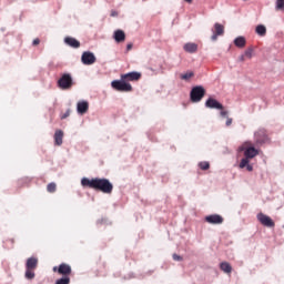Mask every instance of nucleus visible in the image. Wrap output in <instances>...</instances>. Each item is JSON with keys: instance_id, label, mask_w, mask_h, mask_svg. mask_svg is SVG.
<instances>
[{"instance_id": "nucleus-1", "label": "nucleus", "mask_w": 284, "mask_h": 284, "mask_svg": "<svg viewBox=\"0 0 284 284\" xmlns=\"http://www.w3.org/2000/svg\"><path fill=\"white\" fill-rule=\"evenodd\" d=\"M81 185L83 187H89L90 190H95L97 192H102L103 194H112V190H114L112 182L105 178H93L91 180L83 178L81 180Z\"/></svg>"}, {"instance_id": "nucleus-2", "label": "nucleus", "mask_w": 284, "mask_h": 284, "mask_svg": "<svg viewBox=\"0 0 284 284\" xmlns=\"http://www.w3.org/2000/svg\"><path fill=\"white\" fill-rule=\"evenodd\" d=\"M240 152H244V158L240 162V168L243 170V168H246L247 172H252L254 170V166L250 164V159H254L255 156H258V151L254 145H252V142H245L243 145L240 146Z\"/></svg>"}, {"instance_id": "nucleus-3", "label": "nucleus", "mask_w": 284, "mask_h": 284, "mask_svg": "<svg viewBox=\"0 0 284 284\" xmlns=\"http://www.w3.org/2000/svg\"><path fill=\"white\" fill-rule=\"evenodd\" d=\"M203 97H205V88L202 85L194 87L191 90L190 98L192 103H199L203 101Z\"/></svg>"}, {"instance_id": "nucleus-4", "label": "nucleus", "mask_w": 284, "mask_h": 284, "mask_svg": "<svg viewBox=\"0 0 284 284\" xmlns=\"http://www.w3.org/2000/svg\"><path fill=\"white\" fill-rule=\"evenodd\" d=\"M72 85H74V82L70 73L62 74L61 78L58 80V87L60 88V90H70Z\"/></svg>"}, {"instance_id": "nucleus-5", "label": "nucleus", "mask_w": 284, "mask_h": 284, "mask_svg": "<svg viewBox=\"0 0 284 284\" xmlns=\"http://www.w3.org/2000/svg\"><path fill=\"white\" fill-rule=\"evenodd\" d=\"M111 87L118 92H132V84L125 82L123 79L112 81Z\"/></svg>"}, {"instance_id": "nucleus-6", "label": "nucleus", "mask_w": 284, "mask_h": 284, "mask_svg": "<svg viewBox=\"0 0 284 284\" xmlns=\"http://www.w3.org/2000/svg\"><path fill=\"white\" fill-rule=\"evenodd\" d=\"M53 272H58V274L63 277H70V274H72V266H70V264L62 263L59 266H54Z\"/></svg>"}, {"instance_id": "nucleus-7", "label": "nucleus", "mask_w": 284, "mask_h": 284, "mask_svg": "<svg viewBox=\"0 0 284 284\" xmlns=\"http://www.w3.org/2000/svg\"><path fill=\"white\" fill-rule=\"evenodd\" d=\"M81 61L84 65H92L97 63V57L90 51H84L82 53Z\"/></svg>"}, {"instance_id": "nucleus-8", "label": "nucleus", "mask_w": 284, "mask_h": 284, "mask_svg": "<svg viewBox=\"0 0 284 284\" xmlns=\"http://www.w3.org/2000/svg\"><path fill=\"white\" fill-rule=\"evenodd\" d=\"M257 221L262 225H264V227H274V225H275L274 220H272V217H270L263 213L257 214Z\"/></svg>"}, {"instance_id": "nucleus-9", "label": "nucleus", "mask_w": 284, "mask_h": 284, "mask_svg": "<svg viewBox=\"0 0 284 284\" xmlns=\"http://www.w3.org/2000/svg\"><path fill=\"white\" fill-rule=\"evenodd\" d=\"M223 34H225V27H223V24L216 22L214 24L213 36L211 37L212 41H216L219 39V37H223Z\"/></svg>"}, {"instance_id": "nucleus-10", "label": "nucleus", "mask_w": 284, "mask_h": 284, "mask_svg": "<svg viewBox=\"0 0 284 284\" xmlns=\"http://www.w3.org/2000/svg\"><path fill=\"white\" fill-rule=\"evenodd\" d=\"M205 108H209L210 110H223V105L221 104V102H219L214 98H209L205 101Z\"/></svg>"}, {"instance_id": "nucleus-11", "label": "nucleus", "mask_w": 284, "mask_h": 284, "mask_svg": "<svg viewBox=\"0 0 284 284\" xmlns=\"http://www.w3.org/2000/svg\"><path fill=\"white\" fill-rule=\"evenodd\" d=\"M206 223H210L211 225H221L223 223V216L219 215V214H212V215H207L205 217Z\"/></svg>"}, {"instance_id": "nucleus-12", "label": "nucleus", "mask_w": 284, "mask_h": 284, "mask_svg": "<svg viewBox=\"0 0 284 284\" xmlns=\"http://www.w3.org/2000/svg\"><path fill=\"white\" fill-rule=\"evenodd\" d=\"M122 81H139L141 79V73L133 71L121 75Z\"/></svg>"}, {"instance_id": "nucleus-13", "label": "nucleus", "mask_w": 284, "mask_h": 284, "mask_svg": "<svg viewBox=\"0 0 284 284\" xmlns=\"http://www.w3.org/2000/svg\"><path fill=\"white\" fill-rule=\"evenodd\" d=\"M78 114H85L90 110V103L88 101H80L77 104Z\"/></svg>"}, {"instance_id": "nucleus-14", "label": "nucleus", "mask_w": 284, "mask_h": 284, "mask_svg": "<svg viewBox=\"0 0 284 284\" xmlns=\"http://www.w3.org/2000/svg\"><path fill=\"white\" fill-rule=\"evenodd\" d=\"M184 52H189V54H194L199 51V44L194 42H187L183 45Z\"/></svg>"}, {"instance_id": "nucleus-15", "label": "nucleus", "mask_w": 284, "mask_h": 284, "mask_svg": "<svg viewBox=\"0 0 284 284\" xmlns=\"http://www.w3.org/2000/svg\"><path fill=\"white\" fill-rule=\"evenodd\" d=\"M115 43H123L125 41V31L118 29L113 33Z\"/></svg>"}, {"instance_id": "nucleus-16", "label": "nucleus", "mask_w": 284, "mask_h": 284, "mask_svg": "<svg viewBox=\"0 0 284 284\" xmlns=\"http://www.w3.org/2000/svg\"><path fill=\"white\" fill-rule=\"evenodd\" d=\"M64 43L69 45L70 48H81V42L77 40L75 38L72 37H65L64 38Z\"/></svg>"}, {"instance_id": "nucleus-17", "label": "nucleus", "mask_w": 284, "mask_h": 284, "mask_svg": "<svg viewBox=\"0 0 284 284\" xmlns=\"http://www.w3.org/2000/svg\"><path fill=\"white\" fill-rule=\"evenodd\" d=\"M38 265H39V258L29 257L26 263V270H37Z\"/></svg>"}, {"instance_id": "nucleus-18", "label": "nucleus", "mask_w": 284, "mask_h": 284, "mask_svg": "<svg viewBox=\"0 0 284 284\" xmlns=\"http://www.w3.org/2000/svg\"><path fill=\"white\" fill-rule=\"evenodd\" d=\"M54 143L55 145H63V132L61 130L55 131Z\"/></svg>"}, {"instance_id": "nucleus-19", "label": "nucleus", "mask_w": 284, "mask_h": 284, "mask_svg": "<svg viewBox=\"0 0 284 284\" xmlns=\"http://www.w3.org/2000/svg\"><path fill=\"white\" fill-rule=\"evenodd\" d=\"M247 41L245 40V37H237L235 40H234V45L236 48H245Z\"/></svg>"}, {"instance_id": "nucleus-20", "label": "nucleus", "mask_w": 284, "mask_h": 284, "mask_svg": "<svg viewBox=\"0 0 284 284\" xmlns=\"http://www.w3.org/2000/svg\"><path fill=\"white\" fill-rule=\"evenodd\" d=\"M220 270H222V272L225 274H232V265L227 262H222L220 264Z\"/></svg>"}, {"instance_id": "nucleus-21", "label": "nucleus", "mask_w": 284, "mask_h": 284, "mask_svg": "<svg viewBox=\"0 0 284 284\" xmlns=\"http://www.w3.org/2000/svg\"><path fill=\"white\" fill-rule=\"evenodd\" d=\"M256 34H258L260 37H265V34H267V29L265 28V26L263 24H258L255 29Z\"/></svg>"}, {"instance_id": "nucleus-22", "label": "nucleus", "mask_w": 284, "mask_h": 284, "mask_svg": "<svg viewBox=\"0 0 284 284\" xmlns=\"http://www.w3.org/2000/svg\"><path fill=\"white\" fill-rule=\"evenodd\" d=\"M24 276L28 281H32L36 276L34 274V270L32 268H26V273H24Z\"/></svg>"}, {"instance_id": "nucleus-23", "label": "nucleus", "mask_w": 284, "mask_h": 284, "mask_svg": "<svg viewBox=\"0 0 284 284\" xmlns=\"http://www.w3.org/2000/svg\"><path fill=\"white\" fill-rule=\"evenodd\" d=\"M194 77V72L189 71L186 73L181 74L180 79H182V81H190V79H192Z\"/></svg>"}, {"instance_id": "nucleus-24", "label": "nucleus", "mask_w": 284, "mask_h": 284, "mask_svg": "<svg viewBox=\"0 0 284 284\" xmlns=\"http://www.w3.org/2000/svg\"><path fill=\"white\" fill-rule=\"evenodd\" d=\"M47 191L50 193V194H54V192H57V183L54 182H51L47 185Z\"/></svg>"}, {"instance_id": "nucleus-25", "label": "nucleus", "mask_w": 284, "mask_h": 284, "mask_svg": "<svg viewBox=\"0 0 284 284\" xmlns=\"http://www.w3.org/2000/svg\"><path fill=\"white\" fill-rule=\"evenodd\" d=\"M199 168H200V170H203V171L210 170V162H206V161L200 162Z\"/></svg>"}, {"instance_id": "nucleus-26", "label": "nucleus", "mask_w": 284, "mask_h": 284, "mask_svg": "<svg viewBox=\"0 0 284 284\" xmlns=\"http://www.w3.org/2000/svg\"><path fill=\"white\" fill-rule=\"evenodd\" d=\"M275 8L276 10H281L282 12H284V0H276Z\"/></svg>"}, {"instance_id": "nucleus-27", "label": "nucleus", "mask_w": 284, "mask_h": 284, "mask_svg": "<svg viewBox=\"0 0 284 284\" xmlns=\"http://www.w3.org/2000/svg\"><path fill=\"white\" fill-rule=\"evenodd\" d=\"M253 54H254V49L252 48L246 49L244 52V57H246V59H252Z\"/></svg>"}, {"instance_id": "nucleus-28", "label": "nucleus", "mask_w": 284, "mask_h": 284, "mask_svg": "<svg viewBox=\"0 0 284 284\" xmlns=\"http://www.w3.org/2000/svg\"><path fill=\"white\" fill-rule=\"evenodd\" d=\"M55 284H70V277L65 276L55 281Z\"/></svg>"}, {"instance_id": "nucleus-29", "label": "nucleus", "mask_w": 284, "mask_h": 284, "mask_svg": "<svg viewBox=\"0 0 284 284\" xmlns=\"http://www.w3.org/2000/svg\"><path fill=\"white\" fill-rule=\"evenodd\" d=\"M220 110V116H222L223 119L227 118V110H225V106H223V109H219Z\"/></svg>"}, {"instance_id": "nucleus-30", "label": "nucleus", "mask_w": 284, "mask_h": 284, "mask_svg": "<svg viewBox=\"0 0 284 284\" xmlns=\"http://www.w3.org/2000/svg\"><path fill=\"white\" fill-rule=\"evenodd\" d=\"M70 113H71L70 109L67 110L65 113H63V114L61 115V119H62V120H63V119H68V116H70Z\"/></svg>"}, {"instance_id": "nucleus-31", "label": "nucleus", "mask_w": 284, "mask_h": 284, "mask_svg": "<svg viewBox=\"0 0 284 284\" xmlns=\"http://www.w3.org/2000/svg\"><path fill=\"white\" fill-rule=\"evenodd\" d=\"M173 261H183V257L178 254H173Z\"/></svg>"}, {"instance_id": "nucleus-32", "label": "nucleus", "mask_w": 284, "mask_h": 284, "mask_svg": "<svg viewBox=\"0 0 284 284\" xmlns=\"http://www.w3.org/2000/svg\"><path fill=\"white\" fill-rule=\"evenodd\" d=\"M41 43V40L39 38H36L32 42V45H39Z\"/></svg>"}, {"instance_id": "nucleus-33", "label": "nucleus", "mask_w": 284, "mask_h": 284, "mask_svg": "<svg viewBox=\"0 0 284 284\" xmlns=\"http://www.w3.org/2000/svg\"><path fill=\"white\" fill-rule=\"evenodd\" d=\"M232 118H227L226 120V126L230 128V125H232Z\"/></svg>"}, {"instance_id": "nucleus-34", "label": "nucleus", "mask_w": 284, "mask_h": 284, "mask_svg": "<svg viewBox=\"0 0 284 284\" xmlns=\"http://www.w3.org/2000/svg\"><path fill=\"white\" fill-rule=\"evenodd\" d=\"M239 61H241V63H243V61H245V54L240 55Z\"/></svg>"}, {"instance_id": "nucleus-35", "label": "nucleus", "mask_w": 284, "mask_h": 284, "mask_svg": "<svg viewBox=\"0 0 284 284\" xmlns=\"http://www.w3.org/2000/svg\"><path fill=\"white\" fill-rule=\"evenodd\" d=\"M132 43H129L128 45H126V52H130V50H132Z\"/></svg>"}, {"instance_id": "nucleus-36", "label": "nucleus", "mask_w": 284, "mask_h": 284, "mask_svg": "<svg viewBox=\"0 0 284 284\" xmlns=\"http://www.w3.org/2000/svg\"><path fill=\"white\" fill-rule=\"evenodd\" d=\"M184 1H186V3H192L193 0H184Z\"/></svg>"}]
</instances>
